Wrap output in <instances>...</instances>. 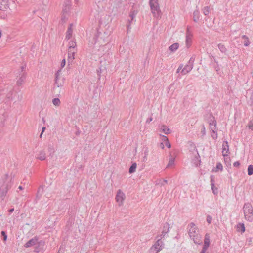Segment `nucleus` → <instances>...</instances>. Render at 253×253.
I'll return each instance as SVG.
<instances>
[{"label": "nucleus", "instance_id": "1a4fd4ad", "mask_svg": "<svg viewBox=\"0 0 253 253\" xmlns=\"http://www.w3.org/2000/svg\"><path fill=\"white\" fill-rule=\"evenodd\" d=\"M169 231V225L168 223H165L163 225V229L161 234L157 236L156 238H165L168 237V233Z\"/></svg>", "mask_w": 253, "mask_h": 253}, {"label": "nucleus", "instance_id": "423d86ee", "mask_svg": "<svg viewBox=\"0 0 253 253\" xmlns=\"http://www.w3.org/2000/svg\"><path fill=\"white\" fill-rule=\"evenodd\" d=\"M156 242L151 246L149 250V253H158L164 248V244L161 238H157Z\"/></svg>", "mask_w": 253, "mask_h": 253}, {"label": "nucleus", "instance_id": "6e6552de", "mask_svg": "<svg viewBox=\"0 0 253 253\" xmlns=\"http://www.w3.org/2000/svg\"><path fill=\"white\" fill-rule=\"evenodd\" d=\"M126 198L125 194L121 190H118L116 195L115 200L119 206L123 205Z\"/></svg>", "mask_w": 253, "mask_h": 253}, {"label": "nucleus", "instance_id": "052dcab7", "mask_svg": "<svg viewBox=\"0 0 253 253\" xmlns=\"http://www.w3.org/2000/svg\"><path fill=\"white\" fill-rule=\"evenodd\" d=\"M160 147L162 148V149H164V147H165V145L164 144V143L163 142L161 143L160 144Z\"/></svg>", "mask_w": 253, "mask_h": 253}, {"label": "nucleus", "instance_id": "a19ab883", "mask_svg": "<svg viewBox=\"0 0 253 253\" xmlns=\"http://www.w3.org/2000/svg\"><path fill=\"white\" fill-rule=\"evenodd\" d=\"M248 127L250 129L253 130V120L249 122Z\"/></svg>", "mask_w": 253, "mask_h": 253}, {"label": "nucleus", "instance_id": "3c124183", "mask_svg": "<svg viewBox=\"0 0 253 253\" xmlns=\"http://www.w3.org/2000/svg\"><path fill=\"white\" fill-rule=\"evenodd\" d=\"M201 133H202L203 135H205V134H206V129H205L204 126H202V128L201 129Z\"/></svg>", "mask_w": 253, "mask_h": 253}, {"label": "nucleus", "instance_id": "a211bd4d", "mask_svg": "<svg viewBox=\"0 0 253 253\" xmlns=\"http://www.w3.org/2000/svg\"><path fill=\"white\" fill-rule=\"evenodd\" d=\"M73 26V24H71L67 29V31L66 32V37H65V39L66 40L70 39L72 37V33H73V29H72Z\"/></svg>", "mask_w": 253, "mask_h": 253}, {"label": "nucleus", "instance_id": "bf43d9fd", "mask_svg": "<svg viewBox=\"0 0 253 253\" xmlns=\"http://www.w3.org/2000/svg\"><path fill=\"white\" fill-rule=\"evenodd\" d=\"M45 128H45V126H44V127H42V132H41V134H40V137H42V134H43V132H44V130H45Z\"/></svg>", "mask_w": 253, "mask_h": 253}, {"label": "nucleus", "instance_id": "4468645a", "mask_svg": "<svg viewBox=\"0 0 253 253\" xmlns=\"http://www.w3.org/2000/svg\"><path fill=\"white\" fill-rule=\"evenodd\" d=\"M8 7V0H0V10L4 11Z\"/></svg>", "mask_w": 253, "mask_h": 253}, {"label": "nucleus", "instance_id": "de8ad7c7", "mask_svg": "<svg viewBox=\"0 0 253 253\" xmlns=\"http://www.w3.org/2000/svg\"><path fill=\"white\" fill-rule=\"evenodd\" d=\"M65 64H66V60H65V59H63L61 63V69L62 68H63L65 65Z\"/></svg>", "mask_w": 253, "mask_h": 253}, {"label": "nucleus", "instance_id": "393cba45", "mask_svg": "<svg viewBox=\"0 0 253 253\" xmlns=\"http://www.w3.org/2000/svg\"><path fill=\"white\" fill-rule=\"evenodd\" d=\"M137 167V164L136 163H133L131 166H130L129 169V172L130 173H133L135 172L136 169Z\"/></svg>", "mask_w": 253, "mask_h": 253}, {"label": "nucleus", "instance_id": "aec40b11", "mask_svg": "<svg viewBox=\"0 0 253 253\" xmlns=\"http://www.w3.org/2000/svg\"><path fill=\"white\" fill-rule=\"evenodd\" d=\"M200 17V12L198 10H195L193 12V19L195 22H197Z\"/></svg>", "mask_w": 253, "mask_h": 253}, {"label": "nucleus", "instance_id": "864d4df0", "mask_svg": "<svg viewBox=\"0 0 253 253\" xmlns=\"http://www.w3.org/2000/svg\"><path fill=\"white\" fill-rule=\"evenodd\" d=\"M183 64H180V65H179V66L178 67V69H177V70L176 72H177V73H178V72H179V71H180L181 70H182V69H183Z\"/></svg>", "mask_w": 253, "mask_h": 253}, {"label": "nucleus", "instance_id": "c9c22d12", "mask_svg": "<svg viewBox=\"0 0 253 253\" xmlns=\"http://www.w3.org/2000/svg\"><path fill=\"white\" fill-rule=\"evenodd\" d=\"M163 138H164V141H165V145L166 146L168 147L169 148H170V143L169 142V140H168V139L167 138V136H163Z\"/></svg>", "mask_w": 253, "mask_h": 253}, {"label": "nucleus", "instance_id": "7c9ffc66", "mask_svg": "<svg viewBox=\"0 0 253 253\" xmlns=\"http://www.w3.org/2000/svg\"><path fill=\"white\" fill-rule=\"evenodd\" d=\"M202 11L205 15H208L210 13V8L208 6H205L203 8Z\"/></svg>", "mask_w": 253, "mask_h": 253}, {"label": "nucleus", "instance_id": "680f3d73", "mask_svg": "<svg viewBox=\"0 0 253 253\" xmlns=\"http://www.w3.org/2000/svg\"><path fill=\"white\" fill-rule=\"evenodd\" d=\"M242 39H245V40H247V39H249L248 37L246 36V35H243L242 36Z\"/></svg>", "mask_w": 253, "mask_h": 253}, {"label": "nucleus", "instance_id": "6e6d98bb", "mask_svg": "<svg viewBox=\"0 0 253 253\" xmlns=\"http://www.w3.org/2000/svg\"><path fill=\"white\" fill-rule=\"evenodd\" d=\"M197 159V162H195L194 163L196 166H198L199 165H200V160L198 159V158Z\"/></svg>", "mask_w": 253, "mask_h": 253}, {"label": "nucleus", "instance_id": "338daca9", "mask_svg": "<svg viewBox=\"0 0 253 253\" xmlns=\"http://www.w3.org/2000/svg\"><path fill=\"white\" fill-rule=\"evenodd\" d=\"M132 21V20H131H131H128V23H130V24H131V23Z\"/></svg>", "mask_w": 253, "mask_h": 253}, {"label": "nucleus", "instance_id": "6ab92c4d", "mask_svg": "<svg viewBox=\"0 0 253 253\" xmlns=\"http://www.w3.org/2000/svg\"><path fill=\"white\" fill-rule=\"evenodd\" d=\"M209 126L210 127V129H215L216 128V122L214 120V118L213 116H211V120L209 123Z\"/></svg>", "mask_w": 253, "mask_h": 253}, {"label": "nucleus", "instance_id": "ea45409f", "mask_svg": "<svg viewBox=\"0 0 253 253\" xmlns=\"http://www.w3.org/2000/svg\"><path fill=\"white\" fill-rule=\"evenodd\" d=\"M216 169L221 171L223 169L222 165L220 163H218L216 164Z\"/></svg>", "mask_w": 253, "mask_h": 253}, {"label": "nucleus", "instance_id": "c03bdc74", "mask_svg": "<svg viewBox=\"0 0 253 253\" xmlns=\"http://www.w3.org/2000/svg\"><path fill=\"white\" fill-rule=\"evenodd\" d=\"M250 42L249 39L246 40L244 42V45L246 47L250 45Z\"/></svg>", "mask_w": 253, "mask_h": 253}, {"label": "nucleus", "instance_id": "bb28decb", "mask_svg": "<svg viewBox=\"0 0 253 253\" xmlns=\"http://www.w3.org/2000/svg\"><path fill=\"white\" fill-rule=\"evenodd\" d=\"M212 132H211V136L214 139H216L217 138V131L216 128L214 129H211Z\"/></svg>", "mask_w": 253, "mask_h": 253}, {"label": "nucleus", "instance_id": "49530a36", "mask_svg": "<svg viewBox=\"0 0 253 253\" xmlns=\"http://www.w3.org/2000/svg\"><path fill=\"white\" fill-rule=\"evenodd\" d=\"M208 247L205 246V245L203 246L202 251H201L200 253H205L206 251H207Z\"/></svg>", "mask_w": 253, "mask_h": 253}, {"label": "nucleus", "instance_id": "774afa93", "mask_svg": "<svg viewBox=\"0 0 253 253\" xmlns=\"http://www.w3.org/2000/svg\"><path fill=\"white\" fill-rule=\"evenodd\" d=\"M1 37V30L0 29V38Z\"/></svg>", "mask_w": 253, "mask_h": 253}, {"label": "nucleus", "instance_id": "f3484780", "mask_svg": "<svg viewBox=\"0 0 253 253\" xmlns=\"http://www.w3.org/2000/svg\"><path fill=\"white\" fill-rule=\"evenodd\" d=\"M37 159L41 160L43 161L46 159V154L44 151L41 150L37 154Z\"/></svg>", "mask_w": 253, "mask_h": 253}, {"label": "nucleus", "instance_id": "f704fd0d", "mask_svg": "<svg viewBox=\"0 0 253 253\" xmlns=\"http://www.w3.org/2000/svg\"><path fill=\"white\" fill-rule=\"evenodd\" d=\"M224 161L227 165H230V162H231V159L228 156V155H227L226 156H223Z\"/></svg>", "mask_w": 253, "mask_h": 253}, {"label": "nucleus", "instance_id": "c85d7f7f", "mask_svg": "<svg viewBox=\"0 0 253 253\" xmlns=\"http://www.w3.org/2000/svg\"><path fill=\"white\" fill-rule=\"evenodd\" d=\"M238 231H240L241 233H243L245 231V227L243 223H239L237 225Z\"/></svg>", "mask_w": 253, "mask_h": 253}, {"label": "nucleus", "instance_id": "4c0bfd02", "mask_svg": "<svg viewBox=\"0 0 253 253\" xmlns=\"http://www.w3.org/2000/svg\"><path fill=\"white\" fill-rule=\"evenodd\" d=\"M43 187L42 186H41L39 187V188L38 189V194L37 195V198L38 199H39L40 198V197H41V195L40 196H39V194L40 193V192H42L43 191Z\"/></svg>", "mask_w": 253, "mask_h": 253}, {"label": "nucleus", "instance_id": "e2e57ef3", "mask_svg": "<svg viewBox=\"0 0 253 253\" xmlns=\"http://www.w3.org/2000/svg\"><path fill=\"white\" fill-rule=\"evenodd\" d=\"M14 208L10 209L8 211L10 213H12L14 211Z\"/></svg>", "mask_w": 253, "mask_h": 253}, {"label": "nucleus", "instance_id": "2eb2a0df", "mask_svg": "<svg viewBox=\"0 0 253 253\" xmlns=\"http://www.w3.org/2000/svg\"><path fill=\"white\" fill-rule=\"evenodd\" d=\"M77 50L68 49V61L69 62H71L75 59V54Z\"/></svg>", "mask_w": 253, "mask_h": 253}, {"label": "nucleus", "instance_id": "f8f14e48", "mask_svg": "<svg viewBox=\"0 0 253 253\" xmlns=\"http://www.w3.org/2000/svg\"><path fill=\"white\" fill-rule=\"evenodd\" d=\"M44 242L42 241H38L34 251L36 253L40 252L43 249Z\"/></svg>", "mask_w": 253, "mask_h": 253}, {"label": "nucleus", "instance_id": "603ef678", "mask_svg": "<svg viewBox=\"0 0 253 253\" xmlns=\"http://www.w3.org/2000/svg\"><path fill=\"white\" fill-rule=\"evenodd\" d=\"M148 151L147 150L145 151V156L143 157V161H145L147 160V156L148 155Z\"/></svg>", "mask_w": 253, "mask_h": 253}, {"label": "nucleus", "instance_id": "5fc2aeb1", "mask_svg": "<svg viewBox=\"0 0 253 253\" xmlns=\"http://www.w3.org/2000/svg\"><path fill=\"white\" fill-rule=\"evenodd\" d=\"M127 32H129V30L131 29V24L130 23H127Z\"/></svg>", "mask_w": 253, "mask_h": 253}, {"label": "nucleus", "instance_id": "412c9836", "mask_svg": "<svg viewBox=\"0 0 253 253\" xmlns=\"http://www.w3.org/2000/svg\"><path fill=\"white\" fill-rule=\"evenodd\" d=\"M76 43L74 41L71 40L69 42L68 49L76 50Z\"/></svg>", "mask_w": 253, "mask_h": 253}, {"label": "nucleus", "instance_id": "37998d69", "mask_svg": "<svg viewBox=\"0 0 253 253\" xmlns=\"http://www.w3.org/2000/svg\"><path fill=\"white\" fill-rule=\"evenodd\" d=\"M206 220H207V222L209 224H210V223H211V221L212 220V217L211 216L208 215L207 216Z\"/></svg>", "mask_w": 253, "mask_h": 253}, {"label": "nucleus", "instance_id": "0e129e2a", "mask_svg": "<svg viewBox=\"0 0 253 253\" xmlns=\"http://www.w3.org/2000/svg\"><path fill=\"white\" fill-rule=\"evenodd\" d=\"M18 189L20 190H22L23 189V188L22 186H19L18 188Z\"/></svg>", "mask_w": 253, "mask_h": 253}, {"label": "nucleus", "instance_id": "a878e982", "mask_svg": "<svg viewBox=\"0 0 253 253\" xmlns=\"http://www.w3.org/2000/svg\"><path fill=\"white\" fill-rule=\"evenodd\" d=\"M204 245L205 246H209L210 244V236L209 234H206L205 236Z\"/></svg>", "mask_w": 253, "mask_h": 253}, {"label": "nucleus", "instance_id": "13d9d810", "mask_svg": "<svg viewBox=\"0 0 253 253\" xmlns=\"http://www.w3.org/2000/svg\"><path fill=\"white\" fill-rule=\"evenodd\" d=\"M49 2V0H42V2L43 5H46Z\"/></svg>", "mask_w": 253, "mask_h": 253}, {"label": "nucleus", "instance_id": "f03ea898", "mask_svg": "<svg viewBox=\"0 0 253 253\" xmlns=\"http://www.w3.org/2000/svg\"><path fill=\"white\" fill-rule=\"evenodd\" d=\"M188 234L190 238L193 240L196 244H200L202 243L201 236L199 234V230L195 223H190L187 227Z\"/></svg>", "mask_w": 253, "mask_h": 253}, {"label": "nucleus", "instance_id": "39448f33", "mask_svg": "<svg viewBox=\"0 0 253 253\" xmlns=\"http://www.w3.org/2000/svg\"><path fill=\"white\" fill-rule=\"evenodd\" d=\"M62 69H60L57 70L55 73V78L54 81V86L57 87H62L63 86L65 79L61 75Z\"/></svg>", "mask_w": 253, "mask_h": 253}, {"label": "nucleus", "instance_id": "b1692460", "mask_svg": "<svg viewBox=\"0 0 253 253\" xmlns=\"http://www.w3.org/2000/svg\"><path fill=\"white\" fill-rule=\"evenodd\" d=\"M161 129L162 131L165 134H169L171 132L169 128L167 127L166 126L163 125L161 127Z\"/></svg>", "mask_w": 253, "mask_h": 253}, {"label": "nucleus", "instance_id": "c756f323", "mask_svg": "<svg viewBox=\"0 0 253 253\" xmlns=\"http://www.w3.org/2000/svg\"><path fill=\"white\" fill-rule=\"evenodd\" d=\"M253 174V165H250L248 167V174L251 175Z\"/></svg>", "mask_w": 253, "mask_h": 253}, {"label": "nucleus", "instance_id": "f257e3e1", "mask_svg": "<svg viewBox=\"0 0 253 253\" xmlns=\"http://www.w3.org/2000/svg\"><path fill=\"white\" fill-rule=\"evenodd\" d=\"M13 183L12 176L5 174L0 181V200L2 201L5 197L8 190L11 189Z\"/></svg>", "mask_w": 253, "mask_h": 253}, {"label": "nucleus", "instance_id": "e433bc0d", "mask_svg": "<svg viewBox=\"0 0 253 253\" xmlns=\"http://www.w3.org/2000/svg\"><path fill=\"white\" fill-rule=\"evenodd\" d=\"M211 189L214 195H217L218 193V189L215 186L214 184H212V186H211Z\"/></svg>", "mask_w": 253, "mask_h": 253}, {"label": "nucleus", "instance_id": "5701e85b", "mask_svg": "<svg viewBox=\"0 0 253 253\" xmlns=\"http://www.w3.org/2000/svg\"><path fill=\"white\" fill-rule=\"evenodd\" d=\"M179 47L178 43H174L169 47V50L171 52L175 51Z\"/></svg>", "mask_w": 253, "mask_h": 253}, {"label": "nucleus", "instance_id": "dca6fc26", "mask_svg": "<svg viewBox=\"0 0 253 253\" xmlns=\"http://www.w3.org/2000/svg\"><path fill=\"white\" fill-rule=\"evenodd\" d=\"M193 67L189 65L188 64H186L185 67L181 70V74L183 75H186V74L190 72L191 70L193 69Z\"/></svg>", "mask_w": 253, "mask_h": 253}, {"label": "nucleus", "instance_id": "69168bd1", "mask_svg": "<svg viewBox=\"0 0 253 253\" xmlns=\"http://www.w3.org/2000/svg\"><path fill=\"white\" fill-rule=\"evenodd\" d=\"M152 121V118H150L149 119V120H148L147 121V122H150V121Z\"/></svg>", "mask_w": 253, "mask_h": 253}, {"label": "nucleus", "instance_id": "7ed1b4c3", "mask_svg": "<svg viewBox=\"0 0 253 253\" xmlns=\"http://www.w3.org/2000/svg\"><path fill=\"white\" fill-rule=\"evenodd\" d=\"M149 5L153 16L156 18L160 17L162 13L158 0H149Z\"/></svg>", "mask_w": 253, "mask_h": 253}, {"label": "nucleus", "instance_id": "0eeeda50", "mask_svg": "<svg viewBox=\"0 0 253 253\" xmlns=\"http://www.w3.org/2000/svg\"><path fill=\"white\" fill-rule=\"evenodd\" d=\"M71 6V2L70 0H67L64 2L62 10L63 15L61 19L63 22H65L67 19V16L69 14Z\"/></svg>", "mask_w": 253, "mask_h": 253}, {"label": "nucleus", "instance_id": "4d7b16f0", "mask_svg": "<svg viewBox=\"0 0 253 253\" xmlns=\"http://www.w3.org/2000/svg\"><path fill=\"white\" fill-rule=\"evenodd\" d=\"M211 186H212V184H214V180L212 176H211Z\"/></svg>", "mask_w": 253, "mask_h": 253}, {"label": "nucleus", "instance_id": "09e8293b", "mask_svg": "<svg viewBox=\"0 0 253 253\" xmlns=\"http://www.w3.org/2000/svg\"><path fill=\"white\" fill-rule=\"evenodd\" d=\"M136 14L134 12H131L129 15V16L131 18V20H133Z\"/></svg>", "mask_w": 253, "mask_h": 253}, {"label": "nucleus", "instance_id": "9b49d317", "mask_svg": "<svg viewBox=\"0 0 253 253\" xmlns=\"http://www.w3.org/2000/svg\"><path fill=\"white\" fill-rule=\"evenodd\" d=\"M222 153L223 156L228 155L229 154V145L227 141H224L222 144Z\"/></svg>", "mask_w": 253, "mask_h": 253}, {"label": "nucleus", "instance_id": "ddd939ff", "mask_svg": "<svg viewBox=\"0 0 253 253\" xmlns=\"http://www.w3.org/2000/svg\"><path fill=\"white\" fill-rule=\"evenodd\" d=\"M38 242V238L36 237L33 238L28 241L25 245V248H29L37 244Z\"/></svg>", "mask_w": 253, "mask_h": 253}, {"label": "nucleus", "instance_id": "4be33fe9", "mask_svg": "<svg viewBox=\"0 0 253 253\" xmlns=\"http://www.w3.org/2000/svg\"><path fill=\"white\" fill-rule=\"evenodd\" d=\"M218 47L219 50L223 53L226 54L227 52V49L225 45L222 43H219L218 44Z\"/></svg>", "mask_w": 253, "mask_h": 253}, {"label": "nucleus", "instance_id": "a18cd8bd", "mask_svg": "<svg viewBox=\"0 0 253 253\" xmlns=\"http://www.w3.org/2000/svg\"><path fill=\"white\" fill-rule=\"evenodd\" d=\"M1 235L3 237V240L5 241L7 238V236L6 233L4 231H2L1 232Z\"/></svg>", "mask_w": 253, "mask_h": 253}, {"label": "nucleus", "instance_id": "2f4dec72", "mask_svg": "<svg viewBox=\"0 0 253 253\" xmlns=\"http://www.w3.org/2000/svg\"><path fill=\"white\" fill-rule=\"evenodd\" d=\"M52 103L54 104V105L56 106H58L60 104V100L59 98H54L52 100Z\"/></svg>", "mask_w": 253, "mask_h": 253}, {"label": "nucleus", "instance_id": "79ce46f5", "mask_svg": "<svg viewBox=\"0 0 253 253\" xmlns=\"http://www.w3.org/2000/svg\"><path fill=\"white\" fill-rule=\"evenodd\" d=\"M250 105L251 106H253V90H252L251 97L250 98Z\"/></svg>", "mask_w": 253, "mask_h": 253}, {"label": "nucleus", "instance_id": "cd10ccee", "mask_svg": "<svg viewBox=\"0 0 253 253\" xmlns=\"http://www.w3.org/2000/svg\"><path fill=\"white\" fill-rule=\"evenodd\" d=\"M26 77L24 75L21 76L17 81V84L20 86L23 84L25 80Z\"/></svg>", "mask_w": 253, "mask_h": 253}, {"label": "nucleus", "instance_id": "473e14b6", "mask_svg": "<svg viewBox=\"0 0 253 253\" xmlns=\"http://www.w3.org/2000/svg\"><path fill=\"white\" fill-rule=\"evenodd\" d=\"M174 158L171 157L169 159V163L167 166V168L169 167L174 165Z\"/></svg>", "mask_w": 253, "mask_h": 253}, {"label": "nucleus", "instance_id": "58836bf2", "mask_svg": "<svg viewBox=\"0 0 253 253\" xmlns=\"http://www.w3.org/2000/svg\"><path fill=\"white\" fill-rule=\"evenodd\" d=\"M168 183V180L166 179L160 180V182L157 184H160L161 186H164Z\"/></svg>", "mask_w": 253, "mask_h": 253}, {"label": "nucleus", "instance_id": "20e7f679", "mask_svg": "<svg viewBox=\"0 0 253 253\" xmlns=\"http://www.w3.org/2000/svg\"><path fill=\"white\" fill-rule=\"evenodd\" d=\"M243 210L244 211L245 218L251 222L253 220V207L251 203H246L244 204Z\"/></svg>", "mask_w": 253, "mask_h": 253}, {"label": "nucleus", "instance_id": "9d476101", "mask_svg": "<svg viewBox=\"0 0 253 253\" xmlns=\"http://www.w3.org/2000/svg\"><path fill=\"white\" fill-rule=\"evenodd\" d=\"M192 37L193 34L190 31V27L187 26L186 32V46L188 48L191 46Z\"/></svg>", "mask_w": 253, "mask_h": 253}, {"label": "nucleus", "instance_id": "72a5a7b5", "mask_svg": "<svg viewBox=\"0 0 253 253\" xmlns=\"http://www.w3.org/2000/svg\"><path fill=\"white\" fill-rule=\"evenodd\" d=\"M195 59V56H192L189 59L187 64L191 65L193 67L194 62Z\"/></svg>", "mask_w": 253, "mask_h": 253}, {"label": "nucleus", "instance_id": "8fccbe9b", "mask_svg": "<svg viewBox=\"0 0 253 253\" xmlns=\"http://www.w3.org/2000/svg\"><path fill=\"white\" fill-rule=\"evenodd\" d=\"M240 165V163L239 161H236L233 163V166L235 167H238Z\"/></svg>", "mask_w": 253, "mask_h": 253}]
</instances>
